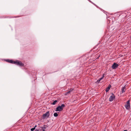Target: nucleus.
I'll return each mask as SVG.
<instances>
[{"mask_svg":"<svg viewBox=\"0 0 131 131\" xmlns=\"http://www.w3.org/2000/svg\"><path fill=\"white\" fill-rule=\"evenodd\" d=\"M65 105L63 104H62L61 106H59L56 108L55 111H61L63 110V107Z\"/></svg>","mask_w":131,"mask_h":131,"instance_id":"1","label":"nucleus"},{"mask_svg":"<svg viewBox=\"0 0 131 131\" xmlns=\"http://www.w3.org/2000/svg\"><path fill=\"white\" fill-rule=\"evenodd\" d=\"M49 115L50 114L49 112L48 111L43 115L42 116V118L44 119L46 117H48Z\"/></svg>","mask_w":131,"mask_h":131,"instance_id":"2","label":"nucleus"},{"mask_svg":"<svg viewBox=\"0 0 131 131\" xmlns=\"http://www.w3.org/2000/svg\"><path fill=\"white\" fill-rule=\"evenodd\" d=\"M127 104L125 105V106L127 110H129L130 108V101L128 100L127 101Z\"/></svg>","mask_w":131,"mask_h":131,"instance_id":"3","label":"nucleus"},{"mask_svg":"<svg viewBox=\"0 0 131 131\" xmlns=\"http://www.w3.org/2000/svg\"><path fill=\"white\" fill-rule=\"evenodd\" d=\"M15 62L16 63H15V64H16L17 65L20 66H22L24 65V64L21 61H15Z\"/></svg>","mask_w":131,"mask_h":131,"instance_id":"4","label":"nucleus"},{"mask_svg":"<svg viewBox=\"0 0 131 131\" xmlns=\"http://www.w3.org/2000/svg\"><path fill=\"white\" fill-rule=\"evenodd\" d=\"M115 96L113 94H112L109 98V101L110 102L112 101L115 99Z\"/></svg>","mask_w":131,"mask_h":131,"instance_id":"5","label":"nucleus"},{"mask_svg":"<svg viewBox=\"0 0 131 131\" xmlns=\"http://www.w3.org/2000/svg\"><path fill=\"white\" fill-rule=\"evenodd\" d=\"M118 66V65L115 63H114L112 65V68L113 69H115Z\"/></svg>","mask_w":131,"mask_h":131,"instance_id":"6","label":"nucleus"},{"mask_svg":"<svg viewBox=\"0 0 131 131\" xmlns=\"http://www.w3.org/2000/svg\"><path fill=\"white\" fill-rule=\"evenodd\" d=\"M126 90V87L125 86L124 87H123L121 89L122 91L121 92V93H122L125 92Z\"/></svg>","mask_w":131,"mask_h":131,"instance_id":"7","label":"nucleus"},{"mask_svg":"<svg viewBox=\"0 0 131 131\" xmlns=\"http://www.w3.org/2000/svg\"><path fill=\"white\" fill-rule=\"evenodd\" d=\"M6 61L10 63L14 64L16 63L15 61H13L12 60H7Z\"/></svg>","mask_w":131,"mask_h":131,"instance_id":"8","label":"nucleus"},{"mask_svg":"<svg viewBox=\"0 0 131 131\" xmlns=\"http://www.w3.org/2000/svg\"><path fill=\"white\" fill-rule=\"evenodd\" d=\"M104 74H103V76L101 78H100L98 80H97V81L96 82L97 83H99L100 82V81L101 80H102L103 79V78L104 77Z\"/></svg>","mask_w":131,"mask_h":131,"instance_id":"9","label":"nucleus"},{"mask_svg":"<svg viewBox=\"0 0 131 131\" xmlns=\"http://www.w3.org/2000/svg\"><path fill=\"white\" fill-rule=\"evenodd\" d=\"M73 90H70V91H67V92L65 94V95H68V94H70L72 91Z\"/></svg>","mask_w":131,"mask_h":131,"instance_id":"10","label":"nucleus"},{"mask_svg":"<svg viewBox=\"0 0 131 131\" xmlns=\"http://www.w3.org/2000/svg\"><path fill=\"white\" fill-rule=\"evenodd\" d=\"M111 87V85H110L106 89L105 91L106 92H108L109 91Z\"/></svg>","mask_w":131,"mask_h":131,"instance_id":"11","label":"nucleus"},{"mask_svg":"<svg viewBox=\"0 0 131 131\" xmlns=\"http://www.w3.org/2000/svg\"><path fill=\"white\" fill-rule=\"evenodd\" d=\"M57 102V101L56 100L54 101L52 103V104L53 105H54L56 104Z\"/></svg>","mask_w":131,"mask_h":131,"instance_id":"12","label":"nucleus"},{"mask_svg":"<svg viewBox=\"0 0 131 131\" xmlns=\"http://www.w3.org/2000/svg\"><path fill=\"white\" fill-rule=\"evenodd\" d=\"M53 115L55 117H57L58 116V114L57 113H55Z\"/></svg>","mask_w":131,"mask_h":131,"instance_id":"13","label":"nucleus"},{"mask_svg":"<svg viewBox=\"0 0 131 131\" xmlns=\"http://www.w3.org/2000/svg\"><path fill=\"white\" fill-rule=\"evenodd\" d=\"M42 130L43 131H45V129H46V127H41Z\"/></svg>","mask_w":131,"mask_h":131,"instance_id":"14","label":"nucleus"},{"mask_svg":"<svg viewBox=\"0 0 131 131\" xmlns=\"http://www.w3.org/2000/svg\"><path fill=\"white\" fill-rule=\"evenodd\" d=\"M35 129V127L31 129L30 130L31 131H34Z\"/></svg>","mask_w":131,"mask_h":131,"instance_id":"15","label":"nucleus"},{"mask_svg":"<svg viewBox=\"0 0 131 131\" xmlns=\"http://www.w3.org/2000/svg\"><path fill=\"white\" fill-rule=\"evenodd\" d=\"M35 131H39V130L38 129H36Z\"/></svg>","mask_w":131,"mask_h":131,"instance_id":"16","label":"nucleus"},{"mask_svg":"<svg viewBox=\"0 0 131 131\" xmlns=\"http://www.w3.org/2000/svg\"><path fill=\"white\" fill-rule=\"evenodd\" d=\"M123 131H127V130H124Z\"/></svg>","mask_w":131,"mask_h":131,"instance_id":"17","label":"nucleus"},{"mask_svg":"<svg viewBox=\"0 0 131 131\" xmlns=\"http://www.w3.org/2000/svg\"><path fill=\"white\" fill-rule=\"evenodd\" d=\"M89 0V1H90V2H91V3H92V2L91 1H90V0Z\"/></svg>","mask_w":131,"mask_h":131,"instance_id":"18","label":"nucleus"},{"mask_svg":"<svg viewBox=\"0 0 131 131\" xmlns=\"http://www.w3.org/2000/svg\"><path fill=\"white\" fill-rule=\"evenodd\" d=\"M36 126H35V127H35H35H36Z\"/></svg>","mask_w":131,"mask_h":131,"instance_id":"19","label":"nucleus"},{"mask_svg":"<svg viewBox=\"0 0 131 131\" xmlns=\"http://www.w3.org/2000/svg\"><path fill=\"white\" fill-rule=\"evenodd\" d=\"M100 56H99L98 57H99Z\"/></svg>","mask_w":131,"mask_h":131,"instance_id":"20","label":"nucleus"}]
</instances>
